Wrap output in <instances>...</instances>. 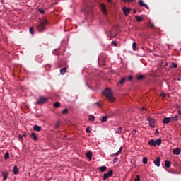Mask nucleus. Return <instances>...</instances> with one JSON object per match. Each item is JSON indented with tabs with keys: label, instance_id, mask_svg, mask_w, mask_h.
<instances>
[{
	"label": "nucleus",
	"instance_id": "nucleus-1",
	"mask_svg": "<svg viewBox=\"0 0 181 181\" xmlns=\"http://www.w3.org/2000/svg\"><path fill=\"white\" fill-rule=\"evenodd\" d=\"M47 23H49L47 19L44 18L40 20L37 25V30L38 32H45V30H46V25H47Z\"/></svg>",
	"mask_w": 181,
	"mask_h": 181
},
{
	"label": "nucleus",
	"instance_id": "nucleus-2",
	"mask_svg": "<svg viewBox=\"0 0 181 181\" xmlns=\"http://www.w3.org/2000/svg\"><path fill=\"white\" fill-rule=\"evenodd\" d=\"M103 94L105 95L106 98H107L108 101L110 103H114L115 101V98L114 96H112V92L111 91V89L106 88L103 91Z\"/></svg>",
	"mask_w": 181,
	"mask_h": 181
},
{
	"label": "nucleus",
	"instance_id": "nucleus-3",
	"mask_svg": "<svg viewBox=\"0 0 181 181\" xmlns=\"http://www.w3.org/2000/svg\"><path fill=\"white\" fill-rule=\"evenodd\" d=\"M148 145H151V146H156L157 145L160 146L162 145V139H151L148 141Z\"/></svg>",
	"mask_w": 181,
	"mask_h": 181
},
{
	"label": "nucleus",
	"instance_id": "nucleus-4",
	"mask_svg": "<svg viewBox=\"0 0 181 181\" xmlns=\"http://www.w3.org/2000/svg\"><path fill=\"white\" fill-rule=\"evenodd\" d=\"M114 172L112 171V170H109V172L107 173H105L103 175V180H107V179H108V177H111V176H112Z\"/></svg>",
	"mask_w": 181,
	"mask_h": 181
},
{
	"label": "nucleus",
	"instance_id": "nucleus-5",
	"mask_svg": "<svg viewBox=\"0 0 181 181\" xmlns=\"http://www.w3.org/2000/svg\"><path fill=\"white\" fill-rule=\"evenodd\" d=\"M147 121H148L149 125L151 128H155V119L151 117H148Z\"/></svg>",
	"mask_w": 181,
	"mask_h": 181
},
{
	"label": "nucleus",
	"instance_id": "nucleus-6",
	"mask_svg": "<svg viewBox=\"0 0 181 181\" xmlns=\"http://www.w3.org/2000/svg\"><path fill=\"white\" fill-rule=\"evenodd\" d=\"M100 9H101V11L103 12V13H104L105 15H107L108 13V11H107V7L105 6V4H102L100 5Z\"/></svg>",
	"mask_w": 181,
	"mask_h": 181
},
{
	"label": "nucleus",
	"instance_id": "nucleus-7",
	"mask_svg": "<svg viewBox=\"0 0 181 181\" xmlns=\"http://www.w3.org/2000/svg\"><path fill=\"white\" fill-rule=\"evenodd\" d=\"M122 11H123L124 15L126 16H128V15H129V13L131 12V8H127V7L124 6V7H123Z\"/></svg>",
	"mask_w": 181,
	"mask_h": 181
},
{
	"label": "nucleus",
	"instance_id": "nucleus-8",
	"mask_svg": "<svg viewBox=\"0 0 181 181\" xmlns=\"http://www.w3.org/2000/svg\"><path fill=\"white\" fill-rule=\"evenodd\" d=\"M46 101H47V98H40V100H38L37 101V104H38V105L45 104V103H46Z\"/></svg>",
	"mask_w": 181,
	"mask_h": 181
},
{
	"label": "nucleus",
	"instance_id": "nucleus-9",
	"mask_svg": "<svg viewBox=\"0 0 181 181\" xmlns=\"http://www.w3.org/2000/svg\"><path fill=\"white\" fill-rule=\"evenodd\" d=\"M138 4L140 6H142L143 8H146L147 9H149V6H147L146 4L144 3V1L140 0V1H139Z\"/></svg>",
	"mask_w": 181,
	"mask_h": 181
},
{
	"label": "nucleus",
	"instance_id": "nucleus-10",
	"mask_svg": "<svg viewBox=\"0 0 181 181\" xmlns=\"http://www.w3.org/2000/svg\"><path fill=\"white\" fill-rule=\"evenodd\" d=\"M121 152H122V147H121L117 152L114 153L113 154H110V156L111 158H114V156H118V155H119Z\"/></svg>",
	"mask_w": 181,
	"mask_h": 181
},
{
	"label": "nucleus",
	"instance_id": "nucleus-11",
	"mask_svg": "<svg viewBox=\"0 0 181 181\" xmlns=\"http://www.w3.org/2000/svg\"><path fill=\"white\" fill-rule=\"evenodd\" d=\"M154 165L159 168L160 166V158L158 157L155 160H154Z\"/></svg>",
	"mask_w": 181,
	"mask_h": 181
},
{
	"label": "nucleus",
	"instance_id": "nucleus-12",
	"mask_svg": "<svg viewBox=\"0 0 181 181\" xmlns=\"http://www.w3.org/2000/svg\"><path fill=\"white\" fill-rule=\"evenodd\" d=\"M173 155H180V148H176L173 151Z\"/></svg>",
	"mask_w": 181,
	"mask_h": 181
},
{
	"label": "nucleus",
	"instance_id": "nucleus-13",
	"mask_svg": "<svg viewBox=\"0 0 181 181\" xmlns=\"http://www.w3.org/2000/svg\"><path fill=\"white\" fill-rule=\"evenodd\" d=\"M1 174L4 177V180H6V179H8V176H9V174H8V172L2 171Z\"/></svg>",
	"mask_w": 181,
	"mask_h": 181
},
{
	"label": "nucleus",
	"instance_id": "nucleus-14",
	"mask_svg": "<svg viewBox=\"0 0 181 181\" xmlns=\"http://www.w3.org/2000/svg\"><path fill=\"white\" fill-rule=\"evenodd\" d=\"M30 136L33 139V141H37V139H38L37 135L35 132H33L31 134Z\"/></svg>",
	"mask_w": 181,
	"mask_h": 181
},
{
	"label": "nucleus",
	"instance_id": "nucleus-15",
	"mask_svg": "<svg viewBox=\"0 0 181 181\" xmlns=\"http://www.w3.org/2000/svg\"><path fill=\"white\" fill-rule=\"evenodd\" d=\"M163 122L164 124H169L170 122H171L170 117H165L163 120Z\"/></svg>",
	"mask_w": 181,
	"mask_h": 181
},
{
	"label": "nucleus",
	"instance_id": "nucleus-16",
	"mask_svg": "<svg viewBox=\"0 0 181 181\" xmlns=\"http://www.w3.org/2000/svg\"><path fill=\"white\" fill-rule=\"evenodd\" d=\"M33 129H34V131H37L39 132L42 131V127L35 125L33 127Z\"/></svg>",
	"mask_w": 181,
	"mask_h": 181
},
{
	"label": "nucleus",
	"instance_id": "nucleus-17",
	"mask_svg": "<svg viewBox=\"0 0 181 181\" xmlns=\"http://www.w3.org/2000/svg\"><path fill=\"white\" fill-rule=\"evenodd\" d=\"M66 72H67V67H64L60 69V73L62 75L66 74Z\"/></svg>",
	"mask_w": 181,
	"mask_h": 181
},
{
	"label": "nucleus",
	"instance_id": "nucleus-18",
	"mask_svg": "<svg viewBox=\"0 0 181 181\" xmlns=\"http://www.w3.org/2000/svg\"><path fill=\"white\" fill-rule=\"evenodd\" d=\"M18 173H19V169L18 168V166L15 165L13 167V174L18 175Z\"/></svg>",
	"mask_w": 181,
	"mask_h": 181
},
{
	"label": "nucleus",
	"instance_id": "nucleus-19",
	"mask_svg": "<svg viewBox=\"0 0 181 181\" xmlns=\"http://www.w3.org/2000/svg\"><path fill=\"white\" fill-rule=\"evenodd\" d=\"M117 37V33H114L112 34V33H111V31L110 32V35H107V37H111V39H112V37Z\"/></svg>",
	"mask_w": 181,
	"mask_h": 181
},
{
	"label": "nucleus",
	"instance_id": "nucleus-20",
	"mask_svg": "<svg viewBox=\"0 0 181 181\" xmlns=\"http://www.w3.org/2000/svg\"><path fill=\"white\" fill-rule=\"evenodd\" d=\"M86 158H88V159H91V156H93V153L91 151H89L88 153H86Z\"/></svg>",
	"mask_w": 181,
	"mask_h": 181
},
{
	"label": "nucleus",
	"instance_id": "nucleus-21",
	"mask_svg": "<svg viewBox=\"0 0 181 181\" xmlns=\"http://www.w3.org/2000/svg\"><path fill=\"white\" fill-rule=\"evenodd\" d=\"M170 119L171 122H175V121H177V116L170 117Z\"/></svg>",
	"mask_w": 181,
	"mask_h": 181
},
{
	"label": "nucleus",
	"instance_id": "nucleus-22",
	"mask_svg": "<svg viewBox=\"0 0 181 181\" xmlns=\"http://www.w3.org/2000/svg\"><path fill=\"white\" fill-rule=\"evenodd\" d=\"M136 21L137 22H142L144 21V18L141 16H136Z\"/></svg>",
	"mask_w": 181,
	"mask_h": 181
},
{
	"label": "nucleus",
	"instance_id": "nucleus-23",
	"mask_svg": "<svg viewBox=\"0 0 181 181\" xmlns=\"http://www.w3.org/2000/svg\"><path fill=\"white\" fill-rule=\"evenodd\" d=\"M145 78H146L145 75H140L137 76L136 79L139 81H141V80H144Z\"/></svg>",
	"mask_w": 181,
	"mask_h": 181
},
{
	"label": "nucleus",
	"instance_id": "nucleus-24",
	"mask_svg": "<svg viewBox=\"0 0 181 181\" xmlns=\"http://www.w3.org/2000/svg\"><path fill=\"white\" fill-rule=\"evenodd\" d=\"M100 172H105L107 170V167L106 166H102L99 168Z\"/></svg>",
	"mask_w": 181,
	"mask_h": 181
},
{
	"label": "nucleus",
	"instance_id": "nucleus-25",
	"mask_svg": "<svg viewBox=\"0 0 181 181\" xmlns=\"http://www.w3.org/2000/svg\"><path fill=\"white\" fill-rule=\"evenodd\" d=\"M107 119H108V117H107V116H103V117H102V119H101V122H107Z\"/></svg>",
	"mask_w": 181,
	"mask_h": 181
},
{
	"label": "nucleus",
	"instance_id": "nucleus-26",
	"mask_svg": "<svg viewBox=\"0 0 181 181\" xmlns=\"http://www.w3.org/2000/svg\"><path fill=\"white\" fill-rule=\"evenodd\" d=\"M62 114H63L64 115L69 114V109L66 108L64 110H62Z\"/></svg>",
	"mask_w": 181,
	"mask_h": 181
},
{
	"label": "nucleus",
	"instance_id": "nucleus-27",
	"mask_svg": "<svg viewBox=\"0 0 181 181\" xmlns=\"http://www.w3.org/2000/svg\"><path fill=\"white\" fill-rule=\"evenodd\" d=\"M59 107H60V103L59 102H56L55 103H54V108H59Z\"/></svg>",
	"mask_w": 181,
	"mask_h": 181
},
{
	"label": "nucleus",
	"instance_id": "nucleus-28",
	"mask_svg": "<svg viewBox=\"0 0 181 181\" xmlns=\"http://www.w3.org/2000/svg\"><path fill=\"white\" fill-rule=\"evenodd\" d=\"M165 168H170V161L165 160Z\"/></svg>",
	"mask_w": 181,
	"mask_h": 181
},
{
	"label": "nucleus",
	"instance_id": "nucleus-29",
	"mask_svg": "<svg viewBox=\"0 0 181 181\" xmlns=\"http://www.w3.org/2000/svg\"><path fill=\"white\" fill-rule=\"evenodd\" d=\"M30 33L35 35V28L33 27L30 28Z\"/></svg>",
	"mask_w": 181,
	"mask_h": 181
},
{
	"label": "nucleus",
	"instance_id": "nucleus-30",
	"mask_svg": "<svg viewBox=\"0 0 181 181\" xmlns=\"http://www.w3.org/2000/svg\"><path fill=\"white\" fill-rule=\"evenodd\" d=\"M88 119H89V121H95V117H94V115H89Z\"/></svg>",
	"mask_w": 181,
	"mask_h": 181
},
{
	"label": "nucleus",
	"instance_id": "nucleus-31",
	"mask_svg": "<svg viewBox=\"0 0 181 181\" xmlns=\"http://www.w3.org/2000/svg\"><path fill=\"white\" fill-rule=\"evenodd\" d=\"M4 159L5 160H8V159H9V153H6L5 156H4Z\"/></svg>",
	"mask_w": 181,
	"mask_h": 181
},
{
	"label": "nucleus",
	"instance_id": "nucleus-32",
	"mask_svg": "<svg viewBox=\"0 0 181 181\" xmlns=\"http://www.w3.org/2000/svg\"><path fill=\"white\" fill-rule=\"evenodd\" d=\"M53 54H55L56 56H59V54H60V53L59 52V49L54 50Z\"/></svg>",
	"mask_w": 181,
	"mask_h": 181
},
{
	"label": "nucleus",
	"instance_id": "nucleus-33",
	"mask_svg": "<svg viewBox=\"0 0 181 181\" xmlns=\"http://www.w3.org/2000/svg\"><path fill=\"white\" fill-rule=\"evenodd\" d=\"M125 81H127V79L125 78H122L119 81V84H124Z\"/></svg>",
	"mask_w": 181,
	"mask_h": 181
},
{
	"label": "nucleus",
	"instance_id": "nucleus-34",
	"mask_svg": "<svg viewBox=\"0 0 181 181\" xmlns=\"http://www.w3.org/2000/svg\"><path fill=\"white\" fill-rule=\"evenodd\" d=\"M117 134H122V127H120L117 128Z\"/></svg>",
	"mask_w": 181,
	"mask_h": 181
},
{
	"label": "nucleus",
	"instance_id": "nucleus-35",
	"mask_svg": "<svg viewBox=\"0 0 181 181\" xmlns=\"http://www.w3.org/2000/svg\"><path fill=\"white\" fill-rule=\"evenodd\" d=\"M143 163L144 165H146V163H148V158H143Z\"/></svg>",
	"mask_w": 181,
	"mask_h": 181
},
{
	"label": "nucleus",
	"instance_id": "nucleus-36",
	"mask_svg": "<svg viewBox=\"0 0 181 181\" xmlns=\"http://www.w3.org/2000/svg\"><path fill=\"white\" fill-rule=\"evenodd\" d=\"M133 50H136V42L132 44Z\"/></svg>",
	"mask_w": 181,
	"mask_h": 181
},
{
	"label": "nucleus",
	"instance_id": "nucleus-37",
	"mask_svg": "<svg viewBox=\"0 0 181 181\" xmlns=\"http://www.w3.org/2000/svg\"><path fill=\"white\" fill-rule=\"evenodd\" d=\"M148 28H151V29H153V28H155V25H153V23H148Z\"/></svg>",
	"mask_w": 181,
	"mask_h": 181
},
{
	"label": "nucleus",
	"instance_id": "nucleus-38",
	"mask_svg": "<svg viewBox=\"0 0 181 181\" xmlns=\"http://www.w3.org/2000/svg\"><path fill=\"white\" fill-rule=\"evenodd\" d=\"M111 45H112V46H115V47H117V46H118V45L117 44V42H116L115 41H112V42H111Z\"/></svg>",
	"mask_w": 181,
	"mask_h": 181
},
{
	"label": "nucleus",
	"instance_id": "nucleus-39",
	"mask_svg": "<svg viewBox=\"0 0 181 181\" xmlns=\"http://www.w3.org/2000/svg\"><path fill=\"white\" fill-rule=\"evenodd\" d=\"M135 0H123V2H127V4H129L130 2H134Z\"/></svg>",
	"mask_w": 181,
	"mask_h": 181
},
{
	"label": "nucleus",
	"instance_id": "nucleus-40",
	"mask_svg": "<svg viewBox=\"0 0 181 181\" xmlns=\"http://www.w3.org/2000/svg\"><path fill=\"white\" fill-rule=\"evenodd\" d=\"M87 134H90V132H91V130H90V127H88L86 129Z\"/></svg>",
	"mask_w": 181,
	"mask_h": 181
},
{
	"label": "nucleus",
	"instance_id": "nucleus-41",
	"mask_svg": "<svg viewBox=\"0 0 181 181\" xmlns=\"http://www.w3.org/2000/svg\"><path fill=\"white\" fill-rule=\"evenodd\" d=\"M172 66H173V67H174V69L177 68V64H176L175 62L172 63Z\"/></svg>",
	"mask_w": 181,
	"mask_h": 181
},
{
	"label": "nucleus",
	"instance_id": "nucleus-42",
	"mask_svg": "<svg viewBox=\"0 0 181 181\" xmlns=\"http://www.w3.org/2000/svg\"><path fill=\"white\" fill-rule=\"evenodd\" d=\"M38 11H40V13H45V10L42 8L38 9Z\"/></svg>",
	"mask_w": 181,
	"mask_h": 181
},
{
	"label": "nucleus",
	"instance_id": "nucleus-43",
	"mask_svg": "<svg viewBox=\"0 0 181 181\" xmlns=\"http://www.w3.org/2000/svg\"><path fill=\"white\" fill-rule=\"evenodd\" d=\"M132 135H136V130L134 129L132 131Z\"/></svg>",
	"mask_w": 181,
	"mask_h": 181
},
{
	"label": "nucleus",
	"instance_id": "nucleus-44",
	"mask_svg": "<svg viewBox=\"0 0 181 181\" xmlns=\"http://www.w3.org/2000/svg\"><path fill=\"white\" fill-rule=\"evenodd\" d=\"M141 180V177H139V175H136V179H135V181H139Z\"/></svg>",
	"mask_w": 181,
	"mask_h": 181
},
{
	"label": "nucleus",
	"instance_id": "nucleus-45",
	"mask_svg": "<svg viewBox=\"0 0 181 181\" xmlns=\"http://www.w3.org/2000/svg\"><path fill=\"white\" fill-rule=\"evenodd\" d=\"M154 134L155 135H159V129H157Z\"/></svg>",
	"mask_w": 181,
	"mask_h": 181
},
{
	"label": "nucleus",
	"instance_id": "nucleus-46",
	"mask_svg": "<svg viewBox=\"0 0 181 181\" xmlns=\"http://www.w3.org/2000/svg\"><path fill=\"white\" fill-rule=\"evenodd\" d=\"M113 162L115 163H117L118 162V158H115L114 160H113Z\"/></svg>",
	"mask_w": 181,
	"mask_h": 181
},
{
	"label": "nucleus",
	"instance_id": "nucleus-47",
	"mask_svg": "<svg viewBox=\"0 0 181 181\" xmlns=\"http://www.w3.org/2000/svg\"><path fill=\"white\" fill-rule=\"evenodd\" d=\"M160 97H163V98H165L166 97V94L160 93Z\"/></svg>",
	"mask_w": 181,
	"mask_h": 181
},
{
	"label": "nucleus",
	"instance_id": "nucleus-48",
	"mask_svg": "<svg viewBox=\"0 0 181 181\" xmlns=\"http://www.w3.org/2000/svg\"><path fill=\"white\" fill-rule=\"evenodd\" d=\"M18 138H19V139H23V136H22V135L20 134V135L18 136Z\"/></svg>",
	"mask_w": 181,
	"mask_h": 181
},
{
	"label": "nucleus",
	"instance_id": "nucleus-49",
	"mask_svg": "<svg viewBox=\"0 0 181 181\" xmlns=\"http://www.w3.org/2000/svg\"><path fill=\"white\" fill-rule=\"evenodd\" d=\"M59 127H60V124L59 123H57V124L55 125V128H59Z\"/></svg>",
	"mask_w": 181,
	"mask_h": 181
},
{
	"label": "nucleus",
	"instance_id": "nucleus-50",
	"mask_svg": "<svg viewBox=\"0 0 181 181\" xmlns=\"http://www.w3.org/2000/svg\"><path fill=\"white\" fill-rule=\"evenodd\" d=\"M133 78H134V77L132 76H129V80H132Z\"/></svg>",
	"mask_w": 181,
	"mask_h": 181
},
{
	"label": "nucleus",
	"instance_id": "nucleus-51",
	"mask_svg": "<svg viewBox=\"0 0 181 181\" xmlns=\"http://www.w3.org/2000/svg\"><path fill=\"white\" fill-rule=\"evenodd\" d=\"M23 136H24L25 138H26V136H28V134L24 133V134H23Z\"/></svg>",
	"mask_w": 181,
	"mask_h": 181
},
{
	"label": "nucleus",
	"instance_id": "nucleus-52",
	"mask_svg": "<svg viewBox=\"0 0 181 181\" xmlns=\"http://www.w3.org/2000/svg\"><path fill=\"white\" fill-rule=\"evenodd\" d=\"M85 12H86V13H90V12H88V9H85Z\"/></svg>",
	"mask_w": 181,
	"mask_h": 181
},
{
	"label": "nucleus",
	"instance_id": "nucleus-53",
	"mask_svg": "<svg viewBox=\"0 0 181 181\" xmlns=\"http://www.w3.org/2000/svg\"><path fill=\"white\" fill-rule=\"evenodd\" d=\"M95 105H100V103H99V102H96V103H95Z\"/></svg>",
	"mask_w": 181,
	"mask_h": 181
},
{
	"label": "nucleus",
	"instance_id": "nucleus-54",
	"mask_svg": "<svg viewBox=\"0 0 181 181\" xmlns=\"http://www.w3.org/2000/svg\"><path fill=\"white\" fill-rule=\"evenodd\" d=\"M177 112H178L179 115H181V111L180 110H178Z\"/></svg>",
	"mask_w": 181,
	"mask_h": 181
},
{
	"label": "nucleus",
	"instance_id": "nucleus-55",
	"mask_svg": "<svg viewBox=\"0 0 181 181\" xmlns=\"http://www.w3.org/2000/svg\"><path fill=\"white\" fill-rule=\"evenodd\" d=\"M134 13H136V10H134Z\"/></svg>",
	"mask_w": 181,
	"mask_h": 181
},
{
	"label": "nucleus",
	"instance_id": "nucleus-56",
	"mask_svg": "<svg viewBox=\"0 0 181 181\" xmlns=\"http://www.w3.org/2000/svg\"><path fill=\"white\" fill-rule=\"evenodd\" d=\"M108 1V2H110V0H107Z\"/></svg>",
	"mask_w": 181,
	"mask_h": 181
},
{
	"label": "nucleus",
	"instance_id": "nucleus-57",
	"mask_svg": "<svg viewBox=\"0 0 181 181\" xmlns=\"http://www.w3.org/2000/svg\"><path fill=\"white\" fill-rule=\"evenodd\" d=\"M143 110H145V108L143 107Z\"/></svg>",
	"mask_w": 181,
	"mask_h": 181
}]
</instances>
